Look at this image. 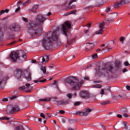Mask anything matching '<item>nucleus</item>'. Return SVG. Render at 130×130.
Returning <instances> with one entry per match:
<instances>
[{
    "label": "nucleus",
    "instance_id": "f257e3e1",
    "mask_svg": "<svg viewBox=\"0 0 130 130\" xmlns=\"http://www.w3.org/2000/svg\"><path fill=\"white\" fill-rule=\"evenodd\" d=\"M46 18L41 14H38L34 21H29L26 25L27 32L30 35H37L42 32L43 24Z\"/></svg>",
    "mask_w": 130,
    "mask_h": 130
},
{
    "label": "nucleus",
    "instance_id": "f03ea898",
    "mask_svg": "<svg viewBox=\"0 0 130 130\" xmlns=\"http://www.w3.org/2000/svg\"><path fill=\"white\" fill-rule=\"evenodd\" d=\"M66 82L69 84L72 91H80L84 85V80L73 76L69 77L66 79Z\"/></svg>",
    "mask_w": 130,
    "mask_h": 130
},
{
    "label": "nucleus",
    "instance_id": "7ed1b4c3",
    "mask_svg": "<svg viewBox=\"0 0 130 130\" xmlns=\"http://www.w3.org/2000/svg\"><path fill=\"white\" fill-rule=\"evenodd\" d=\"M59 38V35L57 30H55L53 32H49L46 34V36L43 39L42 44L45 49H49V43L53 41H56Z\"/></svg>",
    "mask_w": 130,
    "mask_h": 130
},
{
    "label": "nucleus",
    "instance_id": "20e7f679",
    "mask_svg": "<svg viewBox=\"0 0 130 130\" xmlns=\"http://www.w3.org/2000/svg\"><path fill=\"white\" fill-rule=\"evenodd\" d=\"M72 26V23L70 21H66L62 24L61 26V30L63 31L64 35L67 37V43L66 45V47H68L69 45H71L73 43V40H69V37H70L71 34L69 32V29H71Z\"/></svg>",
    "mask_w": 130,
    "mask_h": 130
},
{
    "label": "nucleus",
    "instance_id": "39448f33",
    "mask_svg": "<svg viewBox=\"0 0 130 130\" xmlns=\"http://www.w3.org/2000/svg\"><path fill=\"white\" fill-rule=\"evenodd\" d=\"M119 67H120V61H115V67H113V65H109L106 69H102L101 72L102 73V75H104L105 77H107L108 76V72H110L111 73H114L117 72V70H119Z\"/></svg>",
    "mask_w": 130,
    "mask_h": 130
},
{
    "label": "nucleus",
    "instance_id": "423d86ee",
    "mask_svg": "<svg viewBox=\"0 0 130 130\" xmlns=\"http://www.w3.org/2000/svg\"><path fill=\"white\" fill-rule=\"evenodd\" d=\"M10 57L13 61L15 62L17 61V59L19 58L20 60L24 61L26 59V53L24 51H20L19 52H15V51H13L11 52Z\"/></svg>",
    "mask_w": 130,
    "mask_h": 130
},
{
    "label": "nucleus",
    "instance_id": "0eeeda50",
    "mask_svg": "<svg viewBox=\"0 0 130 130\" xmlns=\"http://www.w3.org/2000/svg\"><path fill=\"white\" fill-rule=\"evenodd\" d=\"M31 75L30 72H26L25 74H24V71H23L22 69H16L14 73V76L16 79H21V77L24 76L27 81H31L32 80L31 78Z\"/></svg>",
    "mask_w": 130,
    "mask_h": 130
},
{
    "label": "nucleus",
    "instance_id": "6e6552de",
    "mask_svg": "<svg viewBox=\"0 0 130 130\" xmlns=\"http://www.w3.org/2000/svg\"><path fill=\"white\" fill-rule=\"evenodd\" d=\"M20 111V108L18 105H10L7 107L6 114H12L14 112Z\"/></svg>",
    "mask_w": 130,
    "mask_h": 130
},
{
    "label": "nucleus",
    "instance_id": "1a4fd4ad",
    "mask_svg": "<svg viewBox=\"0 0 130 130\" xmlns=\"http://www.w3.org/2000/svg\"><path fill=\"white\" fill-rule=\"evenodd\" d=\"M92 109L87 108L85 109L84 111H77L76 112V114H78L80 116H87L88 114H90V112H91Z\"/></svg>",
    "mask_w": 130,
    "mask_h": 130
},
{
    "label": "nucleus",
    "instance_id": "9d476101",
    "mask_svg": "<svg viewBox=\"0 0 130 130\" xmlns=\"http://www.w3.org/2000/svg\"><path fill=\"white\" fill-rule=\"evenodd\" d=\"M116 17H117V13H114L110 15L109 18H106L105 21H107L108 22H113V20H114V19H115V18H116Z\"/></svg>",
    "mask_w": 130,
    "mask_h": 130
},
{
    "label": "nucleus",
    "instance_id": "9b49d317",
    "mask_svg": "<svg viewBox=\"0 0 130 130\" xmlns=\"http://www.w3.org/2000/svg\"><path fill=\"white\" fill-rule=\"evenodd\" d=\"M56 102L57 105H62V106L64 105H68V104H70V101L69 100H60V101H54Z\"/></svg>",
    "mask_w": 130,
    "mask_h": 130
},
{
    "label": "nucleus",
    "instance_id": "f8f14e48",
    "mask_svg": "<svg viewBox=\"0 0 130 130\" xmlns=\"http://www.w3.org/2000/svg\"><path fill=\"white\" fill-rule=\"evenodd\" d=\"M79 95L81 98H87L89 97V92L86 90H82L80 92Z\"/></svg>",
    "mask_w": 130,
    "mask_h": 130
},
{
    "label": "nucleus",
    "instance_id": "ddd939ff",
    "mask_svg": "<svg viewBox=\"0 0 130 130\" xmlns=\"http://www.w3.org/2000/svg\"><path fill=\"white\" fill-rule=\"evenodd\" d=\"M19 28L20 26L16 24H13L10 26V30L13 31H17Z\"/></svg>",
    "mask_w": 130,
    "mask_h": 130
},
{
    "label": "nucleus",
    "instance_id": "4468645a",
    "mask_svg": "<svg viewBox=\"0 0 130 130\" xmlns=\"http://www.w3.org/2000/svg\"><path fill=\"white\" fill-rule=\"evenodd\" d=\"M86 50L88 49V50H91L92 48H93V47L94 46V43H86Z\"/></svg>",
    "mask_w": 130,
    "mask_h": 130
},
{
    "label": "nucleus",
    "instance_id": "2eb2a0df",
    "mask_svg": "<svg viewBox=\"0 0 130 130\" xmlns=\"http://www.w3.org/2000/svg\"><path fill=\"white\" fill-rule=\"evenodd\" d=\"M100 94L101 95V97H103V95H107V94H108V90L107 89H101L100 92Z\"/></svg>",
    "mask_w": 130,
    "mask_h": 130
},
{
    "label": "nucleus",
    "instance_id": "dca6fc26",
    "mask_svg": "<svg viewBox=\"0 0 130 130\" xmlns=\"http://www.w3.org/2000/svg\"><path fill=\"white\" fill-rule=\"evenodd\" d=\"M123 5V4H122V1L119 2H116L114 4V8H119V7H120V6H122Z\"/></svg>",
    "mask_w": 130,
    "mask_h": 130
},
{
    "label": "nucleus",
    "instance_id": "f3484780",
    "mask_svg": "<svg viewBox=\"0 0 130 130\" xmlns=\"http://www.w3.org/2000/svg\"><path fill=\"white\" fill-rule=\"evenodd\" d=\"M48 60H49V56H45L44 57H43V58H42V63H43V62H48Z\"/></svg>",
    "mask_w": 130,
    "mask_h": 130
},
{
    "label": "nucleus",
    "instance_id": "a211bd4d",
    "mask_svg": "<svg viewBox=\"0 0 130 130\" xmlns=\"http://www.w3.org/2000/svg\"><path fill=\"white\" fill-rule=\"evenodd\" d=\"M123 124L124 125V128L125 130H129L130 129V126L127 124V123L126 122H123Z\"/></svg>",
    "mask_w": 130,
    "mask_h": 130
},
{
    "label": "nucleus",
    "instance_id": "6ab92c4d",
    "mask_svg": "<svg viewBox=\"0 0 130 130\" xmlns=\"http://www.w3.org/2000/svg\"><path fill=\"white\" fill-rule=\"evenodd\" d=\"M51 100V98H45V99H40L39 101L44 102H49Z\"/></svg>",
    "mask_w": 130,
    "mask_h": 130
},
{
    "label": "nucleus",
    "instance_id": "aec40b11",
    "mask_svg": "<svg viewBox=\"0 0 130 130\" xmlns=\"http://www.w3.org/2000/svg\"><path fill=\"white\" fill-rule=\"evenodd\" d=\"M104 25H105V23L104 22H102L99 24V27L100 29H103L104 30L105 29V27H104Z\"/></svg>",
    "mask_w": 130,
    "mask_h": 130
},
{
    "label": "nucleus",
    "instance_id": "412c9836",
    "mask_svg": "<svg viewBox=\"0 0 130 130\" xmlns=\"http://www.w3.org/2000/svg\"><path fill=\"white\" fill-rule=\"evenodd\" d=\"M104 31V30L103 29V28H100L99 30H98L95 32V34L98 35L100 34H103Z\"/></svg>",
    "mask_w": 130,
    "mask_h": 130
},
{
    "label": "nucleus",
    "instance_id": "4be33fe9",
    "mask_svg": "<svg viewBox=\"0 0 130 130\" xmlns=\"http://www.w3.org/2000/svg\"><path fill=\"white\" fill-rule=\"evenodd\" d=\"M9 12H10L9 9L3 10L0 12V16H2L3 14H5V13H8Z\"/></svg>",
    "mask_w": 130,
    "mask_h": 130
},
{
    "label": "nucleus",
    "instance_id": "5701e85b",
    "mask_svg": "<svg viewBox=\"0 0 130 130\" xmlns=\"http://www.w3.org/2000/svg\"><path fill=\"white\" fill-rule=\"evenodd\" d=\"M37 9H38V5H35L31 9V12L36 13V10H37Z\"/></svg>",
    "mask_w": 130,
    "mask_h": 130
},
{
    "label": "nucleus",
    "instance_id": "b1692460",
    "mask_svg": "<svg viewBox=\"0 0 130 130\" xmlns=\"http://www.w3.org/2000/svg\"><path fill=\"white\" fill-rule=\"evenodd\" d=\"M77 12V10L71 11L65 14V16H69V15H72V14H75Z\"/></svg>",
    "mask_w": 130,
    "mask_h": 130
},
{
    "label": "nucleus",
    "instance_id": "393cba45",
    "mask_svg": "<svg viewBox=\"0 0 130 130\" xmlns=\"http://www.w3.org/2000/svg\"><path fill=\"white\" fill-rule=\"evenodd\" d=\"M108 103H109V101H105V102H101L100 103V104L101 105H106L107 104H108Z\"/></svg>",
    "mask_w": 130,
    "mask_h": 130
},
{
    "label": "nucleus",
    "instance_id": "a878e982",
    "mask_svg": "<svg viewBox=\"0 0 130 130\" xmlns=\"http://www.w3.org/2000/svg\"><path fill=\"white\" fill-rule=\"evenodd\" d=\"M41 71H42L43 74H46V68H45V67H41Z\"/></svg>",
    "mask_w": 130,
    "mask_h": 130
},
{
    "label": "nucleus",
    "instance_id": "bb28decb",
    "mask_svg": "<svg viewBox=\"0 0 130 130\" xmlns=\"http://www.w3.org/2000/svg\"><path fill=\"white\" fill-rule=\"evenodd\" d=\"M120 111L123 113H126V112H127V109L126 108H122Z\"/></svg>",
    "mask_w": 130,
    "mask_h": 130
},
{
    "label": "nucleus",
    "instance_id": "cd10ccee",
    "mask_svg": "<svg viewBox=\"0 0 130 130\" xmlns=\"http://www.w3.org/2000/svg\"><path fill=\"white\" fill-rule=\"evenodd\" d=\"M123 5H126V4H128L130 3V0H121Z\"/></svg>",
    "mask_w": 130,
    "mask_h": 130
},
{
    "label": "nucleus",
    "instance_id": "c85d7f7f",
    "mask_svg": "<svg viewBox=\"0 0 130 130\" xmlns=\"http://www.w3.org/2000/svg\"><path fill=\"white\" fill-rule=\"evenodd\" d=\"M76 120H74V119H70L69 120V123H70V124H72L73 123H76Z\"/></svg>",
    "mask_w": 130,
    "mask_h": 130
},
{
    "label": "nucleus",
    "instance_id": "c756f323",
    "mask_svg": "<svg viewBox=\"0 0 130 130\" xmlns=\"http://www.w3.org/2000/svg\"><path fill=\"white\" fill-rule=\"evenodd\" d=\"M67 97L69 98V99H72V97H73V94L69 93L66 94Z\"/></svg>",
    "mask_w": 130,
    "mask_h": 130
},
{
    "label": "nucleus",
    "instance_id": "7c9ffc66",
    "mask_svg": "<svg viewBox=\"0 0 130 130\" xmlns=\"http://www.w3.org/2000/svg\"><path fill=\"white\" fill-rule=\"evenodd\" d=\"M74 106H79L81 105V102H76L74 103Z\"/></svg>",
    "mask_w": 130,
    "mask_h": 130
},
{
    "label": "nucleus",
    "instance_id": "2f4dec72",
    "mask_svg": "<svg viewBox=\"0 0 130 130\" xmlns=\"http://www.w3.org/2000/svg\"><path fill=\"white\" fill-rule=\"evenodd\" d=\"M106 49H107V52H108V51H109V49H108V46H106L104 48H103L102 50L104 51L106 50Z\"/></svg>",
    "mask_w": 130,
    "mask_h": 130
},
{
    "label": "nucleus",
    "instance_id": "473e14b6",
    "mask_svg": "<svg viewBox=\"0 0 130 130\" xmlns=\"http://www.w3.org/2000/svg\"><path fill=\"white\" fill-rule=\"evenodd\" d=\"M1 119H2V120H10V118L7 117V116H5V117H4L2 118H1Z\"/></svg>",
    "mask_w": 130,
    "mask_h": 130
},
{
    "label": "nucleus",
    "instance_id": "72a5a7b5",
    "mask_svg": "<svg viewBox=\"0 0 130 130\" xmlns=\"http://www.w3.org/2000/svg\"><path fill=\"white\" fill-rule=\"evenodd\" d=\"M30 3H31V1L27 0L23 4V6H26V5H28V4H30Z\"/></svg>",
    "mask_w": 130,
    "mask_h": 130
},
{
    "label": "nucleus",
    "instance_id": "f704fd0d",
    "mask_svg": "<svg viewBox=\"0 0 130 130\" xmlns=\"http://www.w3.org/2000/svg\"><path fill=\"white\" fill-rule=\"evenodd\" d=\"M92 58H93V59H95V58H97V57H98V55H97V54H94L93 55H92Z\"/></svg>",
    "mask_w": 130,
    "mask_h": 130
},
{
    "label": "nucleus",
    "instance_id": "c9c22d12",
    "mask_svg": "<svg viewBox=\"0 0 130 130\" xmlns=\"http://www.w3.org/2000/svg\"><path fill=\"white\" fill-rule=\"evenodd\" d=\"M4 81V77L3 76H0V85L3 84Z\"/></svg>",
    "mask_w": 130,
    "mask_h": 130
},
{
    "label": "nucleus",
    "instance_id": "e433bc0d",
    "mask_svg": "<svg viewBox=\"0 0 130 130\" xmlns=\"http://www.w3.org/2000/svg\"><path fill=\"white\" fill-rule=\"evenodd\" d=\"M110 12H111V9L110 8L108 7L106 9V12L108 14Z\"/></svg>",
    "mask_w": 130,
    "mask_h": 130
},
{
    "label": "nucleus",
    "instance_id": "4c0bfd02",
    "mask_svg": "<svg viewBox=\"0 0 130 130\" xmlns=\"http://www.w3.org/2000/svg\"><path fill=\"white\" fill-rule=\"evenodd\" d=\"M75 2H77V0H71L69 3V6H71L73 3H75Z\"/></svg>",
    "mask_w": 130,
    "mask_h": 130
},
{
    "label": "nucleus",
    "instance_id": "58836bf2",
    "mask_svg": "<svg viewBox=\"0 0 130 130\" xmlns=\"http://www.w3.org/2000/svg\"><path fill=\"white\" fill-rule=\"evenodd\" d=\"M41 117H42L43 118H45V119H47V118L45 117V115H44L43 113L40 114Z\"/></svg>",
    "mask_w": 130,
    "mask_h": 130
},
{
    "label": "nucleus",
    "instance_id": "ea45409f",
    "mask_svg": "<svg viewBox=\"0 0 130 130\" xmlns=\"http://www.w3.org/2000/svg\"><path fill=\"white\" fill-rule=\"evenodd\" d=\"M30 83H26L25 84V88L26 89H29L30 88Z\"/></svg>",
    "mask_w": 130,
    "mask_h": 130
},
{
    "label": "nucleus",
    "instance_id": "a19ab883",
    "mask_svg": "<svg viewBox=\"0 0 130 130\" xmlns=\"http://www.w3.org/2000/svg\"><path fill=\"white\" fill-rule=\"evenodd\" d=\"M16 98H17L16 95H13L10 97V100H14V99H16Z\"/></svg>",
    "mask_w": 130,
    "mask_h": 130
},
{
    "label": "nucleus",
    "instance_id": "79ce46f5",
    "mask_svg": "<svg viewBox=\"0 0 130 130\" xmlns=\"http://www.w3.org/2000/svg\"><path fill=\"white\" fill-rule=\"evenodd\" d=\"M25 89H26V86H25L19 88V89L20 90V91H22V90H25Z\"/></svg>",
    "mask_w": 130,
    "mask_h": 130
},
{
    "label": "nucleus",
    "instance_id": "37998d69",
    "mask_svg": "<svg viewBox=\"0 0 130 130\" xmlns=\"http://www.w3.org/2000/svg\"><path fill=\"white\" fill-rule=\"evenodd\" d=\"M123 64H124V66L127 67V66H128L129 64V63H128V61H126L124 62Z\"/></svg>",
    "mask_w": 130,
    "mask_h": 130
},
{
    "label": "nucleus",
    "instance_id": "c03bdc74",
    "mask_svg": "<svg viewBox=\"0 0 130 130\" xmlns=\"http://www.w3.org/2000/svg\"><path fill=\"white\" fill-rule=\"evenodd\" d=\"M120 41L123 43V41H124V37H121L120 38Z\"/></svg>",
    "mask_w": 130,
    "mask_h": 130
},
{
    "label": "nucleus",
    "instance_id": "a18cd8bd",
    "mask_svg": "<svg viewBox=\"0 0 130 130\" xmlns=\"http://www.w3.org/2000/svg\"><path fill=\"white\" fill-rule=\"evenodd\" d=\"M59 113H60V114H64V113H66V112L63 110H60L59 111Z\"/></svg>",
    "mask_w": 130,
    "mask_h": 130
},
{
    "label": "nucleus",
    "instance_id": "49530a36",
    "mask_svg": "<svg viewBox=\"0 0 130 130\" xmlns=\"http://www.w3.org/2000/svg\"><path fill=\"white\" fill-rule=\"evenodd\" d=\"M94 88H101V85L100 84H97L94 85Z\"/></svg>",
    "mask_w": 130,
    "mask_h": 130
},
{
    "label": "nucleus",
    "instance_id": "de8ad7c7",
    "mask_svg": "<svg viewBox=\"0 0 130 130\" xmlns=\"http://www.w3.org/2000/svg\"><path fill=\"white\" fill-rule=\"evenodd\" d=\"M121 98H122V96H120V95L116 96V99H120Z\"/></svg>",
    "mask_w": 130,
    "mask_h": 130
},
{
    "label": "nucleus",
    "instance_id": "09e8293b",
    "mask_svg": "<svg viewBox=\"0 0 130 130\" xmlns=\"http://www.w3.org/2000/svg\"><path fill=\"white\" fill-rule=\"evenodd\" d=\"M123 116L124 117H128L129 116H128V114L124 113L123 114Z\"/></svg>",
    "mask_w": 130,
    "mask_h": 130
},
{
    "label": "nucleus",
    "instance_id": "8fccbe9b",
    "mask_svg": "<svg viewBox=\"0 0 130 130\" xmlns=\"http://www.w3.org/2000/svg\"><path fill=\"white\" fill-rule=\"evenodd\" d=\"M125 88L128 91H130V86L129 85H126Z\"/></svg>",
    "mask_w": 130,
    "mask_h": 130
},
{
    "label": "nucleus",
    "instance_id": "3c124183",
    "mask_svg": "<svg viewBox=\"0 0 130 130\" xmlns=\"http://www.w3.org/2000/svg\"><path fill=\"white\" fill-rule=\"evenodd\" d=\"M22 4H23L22 1H18V3H17V7H19L20 6L19 5H21Z\"/></svg>",
    "mask_w": 130,
    "mask_h": 130
},
{
    "label": "nucleus",
    "instance_id": "603ef678",
    "mask_svg": "<svg viewBox=\"0 0 130 130\" xmlns=\"http://www.w3.org/2000/svg\"><path fill=\"white\" fill-rule=\"evenodd\" d=\"M22 20H23V21H24V22H28V19H27V18H25V17H23V18H22Z\"/></svg>",
    "mask_w": 130,
    "mask_h": 130
},
{
    "label": "nucleus",
    "instance_id": "864d4df0",
    "mask_svg": "<svg viewBox=\"0 0 130 130\" xmlns=\"http://www.w3.org/2000/svg\"><path fill=\"white\" fill-rule=\"evenodd\" d=\"M8 101V99L7 98H4L2 99V101H3V102H7V101Z\"/></svg>",
    "mask_w": 130,
    "mask_h": 130
},
{
    "label": "nucleus",
    "instance_id": "5fc2aeb1",
    "mask_svg": "<svg viewBox=\"0 0 130 130\" xmlns=\"http://www.w3.org/2000/svg\"><path fill=\"white\" fill-rule=\"evenodd\" d=\"M116 116L117 117H118V118H122V116L120 114H117Z\"/></svg>",
    "mask_w": 130,
    "mask_h": 130
},
{
    "label": "nucleus",
    "instance_id": "6e6d98bb",
    "mask_svg": "<svg viewBox=\"0 0 130 130\" xmlns=\"http://www.w3.org/2000/svg\"><path fill=\"white\" fill-rule=\"evenodd\" d=\"M20 9H21V8H20V7H18V8L16 9L15 12H19V11H20Z\"/></svg>",
    "mask_w": 130,
    "mask_h": 130
},
{
    "label": "nucleus",
    "instance_id": "4d7b16f0",
    "mask_svg": "<svg viewBox=\"0 0 130 130\" xmlns=\"http://www.w3.org/2000/svg\"><path fill=\"white\" fill-rule=\"evenodd\" d=\"M45 82H46V79H44L39 81L40 83H44Z\"/></svg>",
    "mask_w": 130,
    "mask_h": 130
},
{
    "label": "nucleus",
    "instance_id": "13d9d810",
    "mask_svg": "<svg viewBox=\"0 0 130 130\" xmlns=\"http://www.w3.org/2000/svg\"><path fill=\"white\" fill-rule=\"evenodd\" d=\"M127 71V69H123V70H122V73H125V72H126Z\"/></svg>",
    "mask_w": 130,
    "mask_h": 130
},
{
    "label": "nucleus",
    "instance_id": "bf43d9fd",
    "mask_svg": "<svg viewBox=\"0 0 130 130\" xmlns=\"http://www.w3.org/2000/svg\"><path fill=\"white\" fill-rule=\"evenodd\" d=\"M101 125L102 128H103L104 130L106 129H105V126L104 125H103V124H101Z\"/></svg>",
    "mask_w": 130,
    "mask_h": 130
},
{
    "label": "nucleus",
    "instance_id": "052dcab7",
    "mask_svg": "<svg viewBox=\"0 0 130 130\" xmlns=\"http://www.w3.org/2000/svg\"><path fill=\"white\" fill-rule=\"evenodd\" d=\"M50 15H51V13L49 12V13H48V14H46V16H47V17H49V16H50Z\"/></svg>",
    "mask_w": 130,
    "mask_h": 130
},
{
    "label": "nucleus",
    "instance_id": "680f3d73",
    "mask_svg": "<svg viewBox=\"0 0 130 130\" xmlns=\"http://www.w3.org/2000/svg\"><path fill=\"white\" fill-rule=\"evenodd\" d=\"M68 130H76V128H73L72 127L68 128Z\"/></svg>",
    "mask_w": 130,
    "mask_h": 130
},
{
    "label": "nucleus",
    "instance_id": "e2e57ef3",
    "mask_svg": "<svg viewBox=\"0 0 130 130\" xmlns=\"http://www.w3.org/2000/svg\"><path fill=\"white\" fill-rule=\"evenodd\" d=\"M88 27V28H90V26H91V24L90 23H89L87 25H85V26H86Z\"/></svg>",
    "mask_w": 130,
    "mask_h": 130
},
{
    "label": "nucleus",
    "instance_id": "0e129e2a",
    "mask_svg": "<svg viewBox=\"0 0 130 130\" xmlns=\"http://www.w3.org/2000/svg\"><path fill=\"white\" fill-rule=\"evenodd\" d=\"M90 78H89V77H86L85 78H84V80H87V81L89 80Z\"/></svg>",
    "mask_w": 130,
    "mask_h": 130
},
{
    "label": "nucleus",
    "instance_id": "69168bd1",
    "mask_svg": "<svg viewBox=\"0 0 130 130\" xmlns=\"http://www.w3.org/2000/svg\"><path fill=\"white\" fill-rule=\"evenodd\" d=\"M88 32H89V30H84V33H85V34H86V33H88Z\"/></svg>",
    "mask_w": 130,
    "mask_h": 130
},
{
    "label": "nucleus",
    "instance_id": "338daca9",
    "mask_svg": "<svg viewBox=\"0 0 130 130\" xmlns=\"http://www.w3.org/2000/svg\"><path fill=\"white\" fill-rule=\"evenodd\" d=\"M47 116H48V117H51V115H50L49 113H47Z\"/></svg>",
    "mask_w": 130,
    "mask_h": 130
},
{
    "label": "nucleus",
    "instance_id": "774afa93",
    "mask_svg": "<svg viewBox=\"0 0 130 130\" xmlns=\"http://www.w3.org/2000/svg\"><path fill=\"white\" fill-rule=\"evenodd\" d=\"M101 47H105V44H102Z\"/></svg>",
    "mask_w": 130,
    "mask_h": 130
}]
</instances>
